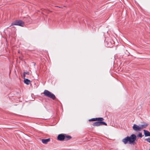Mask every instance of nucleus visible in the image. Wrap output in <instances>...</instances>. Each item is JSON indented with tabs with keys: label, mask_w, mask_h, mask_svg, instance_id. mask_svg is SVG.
I'll list each match as a JSON object with an SVG mask.
<instances>
[{
	"label": "nucleus",
	"mask_w": 150,
	"mask_h": 150,
	"mask_svg": "<svg viewBox=\"0 0 150 150\" xmlns=\"http://www.w3.org/2000/svg\"><path fill=\"white\" fill-rule=\"evenodd\" d=\"M17 25L23 27L24 25V23L21 20H17L11 23V25Z\"/></svg>",
	"instance_id": "nucleus-1"
},
{
	"label": "nucleus",
	"mask_w": 150,
	"mask_h": 150,
	"mask_svg": "<svg viewBox=\"0 0 150 150\" xmlns=\"http://www.w3.org/2000/svg\"><path fill=\"white\" fill-rule=\"evenodd\" d=\"M129 140V144H133L136 140V136L135 135L132 134L130 136H127Z\"/></svg>",
	"instance_id": "nucleus-2"
},
{
	"label": "nucleus",
	"mask_w": 150,
	"mask_h": 150,
	"mask_svg": "<svg viewBox=\"0 0 150 150\" xmlns=\"http://www.w3.org/2000/svg\"><path fill=\"white\" fill-rule=\"evenodd\" d=\"M47 97H49L53 100H54L56 98L55 96L53 94L48 91Z\"/></svg>",
	"instance_id": "nucleus-3"
},
{
	"label": "nucleus",
	"mask_w": 150,
	"mask_h": 150,
	"mask_svg": "<svg viewBox=\"0 0 150 150\" xmlns=\"http://www.w3.org/2000/svg\"><path fill=\"white\" fill-rule=\"evenodd\" d=\"M133 129L135 131H140L141 130L139 126L137 125L136 124H134L133 127Z\"/></svg>",
	"instance_id": "nucleus-4"
},
{
	"label": "nucleus",
	"mask_w": 150,
	"mask_h": 150,
	"mask_svg": "<svg viewBox=\"0 0 150 150\" xmlns=\"http://www.w3.org/2000/svg\"><path fill=\"white\" fill-rule=\"evenodd\" d=\"M65 134H59L57 137V139L60 141H63L65 138Z\"/></svg>",
	"instance_id": "nucleus-5"
},
{
	"label": "nucleus",
	"mask_w": 150,
	"mask_h": 150,
	"mask_svg": "<svg viewBox=\"0 0 150 150\" xmlns=\"http://www.w3.org/2000/svg\"><path fill=\"white\" fill-rule=\"evenodd\" d=\"M104 120V119L102 117H99V118H93L89 120V121H103Z\"/></svg>",
	"instance_id": "nucleus-6"
},
{
	"label": "nucleus",
	"mask_w": 150,
	"mask_h": 150,
	"mask_svg": "<svg viewBox=\"0 0 150 150\" xmlns=\"http://www.w3.org/2000/svg\"><path fill=\"white\" fill-rule=\"evenodd\" d=\"M122 142L125 144H126L129 143V140L127 137L125 138L122 140Z\"/></svg>",
	"instance_id": "nucleus-7"
},
{
	"label": "nucleus",
	"mask_w": 150,
	"mask_h": 150,
	"mask_svg": "<svg viewBox=\"0 0 150 150\" xmlns=\"http://www.w3.org/2000/svg\"><path fill=\"white\" fill-rule=\"evenodd\" d=\"M144 133L145 137L150 136V132L148 131L144 130Z\"/></svg>",
	"instance_id": "nucleus-8"
},
{
	"label": "nucleus",
	"mask_w": 150,
	"mask_h": 150,
	"mask_svg": "<svg viewBox=\"0 0 150 150\" xmlns=\"http://www.w3.org/2000/svg\"><path fill=\"white\" fill-rule=\"evenodd\" d=\"M148 125V124L146 123H144L143 124L140 125V128L141 130L142 129L146 127Z\"/></svg>",
	"instance_id": "nucleus-9"
},
{
	"label": "nucleus",
	"mask_w": 150,
	"mask_h": 150,
	"mask_svg": "<svg viewBox=\"0 0 150 150\" xmlns=\"http://www.w3.org/2000/svg\"><path fill=\"white\" fill-rule=\"evenodd\" d=\"M24 82L27 85H29L30 83V81L28 79H24Z\"/></svg>",
	"instance_id": "nucleus-10"
},
{
	"label": "nucleus",
	"mask_w": 150,
	"mask_h": 150,
	"mask_svg": "<svg viewBox=\"0 0 150 150\" xmlns=\"http://www.w3.org/2000/svg\"><path fill=\"white\" fill-rule=\"evenodd\" d=\"M93 126H100V121L94 122L93 124Z\"/></svg>",
	"instance_id": "nucleus-11"
},
{
	"label": "nucleus",
	"mask_w": 150,
	"mask_h": 150,
	"mask_svg": "<svg viewBox=\"0 0 150 150\" xmlns=\"http://www.w3.org/2000/svg\"><path fill=\"white\" fill-rule=\"evenodd\" d=\"M65 138L64 139L65 140H68L69 139L71 138V136L68 135H65Z\"/></svg>",
	"instance_id": "nucleus-12"
},
{
	"label": "nucleus",
	"mask_w": 150,
	"mask_h": 150,
	"mask_svg": "<svg viewBox=\"0 0 150 150\" xmlns=\"http://www.w3.org/2000/svg\"><path fill=\"white\" fill-rule=\"evenodd\" d=\"M100 125H107V124L104 122H102V121H100Z\"/></svg>",
	"instance_id": "nucleus-13"
},
{
	"label": "nucleus",
	"mask_w": 150,
	"mask_h": 150,
	"mask_svg": "<svg viewBox=\"0 0 150 150\" xmlns=\"http://www.w3.org/2000/svg\"><path fill=\"white\" fill-rule=\"evenodd\" d=\"M42 141L43 143L47 144V139H42Z\"/></svg>",
	"instance_id": "nucleus-14"
},
{
	"label": "nucleus",
	"mask_w": 150,
	"mask_h": 150,
	"mask_svg": "<svg viewBox=\"0 0 150 150\" xmlns=\"http://www.w3.org/2000/svg\"><path fill=\"white\" fill-rule=\"evenodd\" d=\"M26 19L25 20V21H26V23H28L29 21L30 20V17H28L26 18Z\"/></svg>",
	"instance_id": "nucleus-15"
},
{
	"label": "nucleus",
	"mask_w": 150,
	"mask_h": 150,
	"mask_svg": "<svg viewBox=\"0 0 150 150\" xmlns=\"http://www.w3.org/2000/svg\"><path fill=\"white\" fill-rule=\"evenodd\" d=\"M138 136L140 137H142V133H139L138 135Z\"/></svg>",
	"instance_id": "nucleus-16"
},
{
	"label": "nucleus",
	"mask_w": 150,
	"mask_h": 150,
	"mask_svg": "<svg viewBox=\"0 0 150 150\" xmlns=\"http://www.w3.org/2000/svg\"><path fill=\"white\" fill-rule=\"evenodd\" d=\"M44 94L46 96H47V90H45L44 91Z\"/></svg>",
	"instance_id": "nucleus-17"
},
{
	"label": "nucleus",
	"mask_w": 150,
	"mask_h": 150,
	"mask_svg": "<svg viewBox=\"0 0 150 150\" xmlns=\"http://www.w3.org/2000/svg\"><path fill=\"white\" fill-rule=\"evenodd\" d=\"M144 140L145 141H147L149 143H150V139H149V138L145 139Z\"/></svg>",
	"instance_id": "nucleus-18"
},
{
	"label": "nucleus",
	"mask_w": 150,
	"mask_h": 150,
	"mask_svg": "<svg viewBox=\"0 0 150 150\" xmlns=\"http://www.w3.org/2000/svg\"><path fill=\"white\" fill-rule=\"evenodd\" d=\"M24 72L25 74H27V75H29V74H30L29 72H28V71H27L26 72Z\"/></svg>",
	"instance_id": "nucleus-19"
},
{
	"label": "nucleus",
	"mask_w": 150,
	"mask_h": 150,
	"mask_svg": "<svg viewBox=\"0 0 150 150\" xmlns=\"http://www.w3.org/2000/svg\"><path fill=\"white\" fill-rule=\"evenodd\" d=\"M25 74L24 73V72L23 73V79H25Z\"/></svg>",
	"instance_id": "nucleus-20"
},
{
	"label": "nucleus",
	"mask_w": 150,
	"mask_h": 150,
	"mask_svg": "<svg viewBox=\"0 0 150 150\" xmlns=\"http://www.w3.org/2000/svg\"><path fill=\"white\" fill-rule=\"evenodd\" d=\"M50 141V139H47V142Z\"/></svg>",
	"instance_id": "nucleus-21"
},
{
	"label": "nucleus",
	"mask_w": 150,
	"mask_h": 150,
	"mask_svg": "<svg viewBox=\"0 0 150 150\" xmlns=\"http://www.w3.org/2000/svg\"><path fill=\"white\" fill-rule=\"evenodd\" d=\"M46 100L45 99H43V102L44 101H46Z\"/></svg>",
	"instance_id": "nucleus-22"
}]
</instances>
